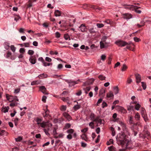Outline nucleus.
Wrapping results in <instances>:
<instances>
[{
  "label": "nucleus",
  "mask_w": 151,
  "mask_h": 151,
  "mask_svg": "<svg viewBox=\"0 0 151 151\" xmlns=\"http://www.w3.org/2000/svg\"><path fill=\"white\" fill-rule=\"evenodd\" d=\"M122 15L123 16V18L124 19H128L132 17V15L128 13L123 14Z\"/></svg>",
  "instance_id": "obj_7"
},
{
  "label": "nucleus",
  "mask_w": 151,
  "mask_h": 151,
  "mask_svg": "<svg viewBox=\"0 0 151 151\" xmlns=\"http://www.w3.org/2000/svg\"><path fill=\"white\" fill-rule=\"evenodd\" d=\"M114 92L115 94H116L119 93V89L118 86H116L113 87Z\"/></svg>",
  "instance_id": "obj_18"
},
{
  "label": "nucleus",
  "mask_w": 151,
  "mask_h": 151,
  "mask_svg": "<svg viewBox=\"0 0 151 151\" xmlns=\"http://www.w3.org/2000/svg\"><path fill=\"white\" fill-rule=\"evenodd\" d=\"M43 130H44V132L45 133V134L47 135H50V134L48 133V131L49 130V128H47V129H44Z\"/></svg>",
  "instance_id": "obj_36"
},
{
  "label": "nucleus",
  "mask_w": 151,
  "mask_h": 151,
  "mask_svg": "<svg viewBox=\"0 0 151 151\" xmlns=\"http://www.w3.org/2000/svg\"><path fill=\"white\" fill-rule=\"evenodd\" d=\"M79 28L82 32H84L86 29V26L83 24H82L80 27Z\"/></svg>",
  "instance_id": "obj_22"
},
{
  "label": "nucleus",
  "mask_w": 151,
  "mask_h": 151,
  "mask_svg": "<svg viewBox=\"0 0 151 151\" xmlns=\"http://www.w3.org/2000/svg\"><path fill=\"white\" fill-rule=\"evenodd\" d=\"M88 31L91 34H94L96 32V31L94 30L93 28L89 29L88 30Z\"/></svg>",
  "instance_id": "obj_30"
},
{
  "label": "nucleus",
  "mask_w": 151,
  "mask_h": 151,
  "mask_svg": "<svg viewBox=\"0 0 151 151\" xmlns=\"http://www.w3.org/2000/svg\"><path fill=\"white\" fill-rule=\"evenodd\" d=\"M40 90L41 91L45 94H48V93L47 92V89L44 86H40Z\"/></svg>",
  "instance_id": "obj_8"
},
{
  "label": "nucleus",
  "mask_w": 151,
  "mask_h": 151,
  "mask_svg": "<svg viewBox=\"0 0 151 151\" xmlns=\"http://www.w3.org/2000/svg\"><path fill=\"white\" fill-rule=\"evenodd\" d=\"M24 46L25 47H29L30 44L29 42L25 43H24Z\"/></svg>",
  "instance_id": "obj_58"
},
{
  "label": "nucleus",
  "mask_w": 151,
  "mask_h": 151,
  "mask_svg": "<svg viewBox=\"0 0 151 151\" xmlns=\"http://www.w3.org/2000/svg\"><path fill=\"white\" fill-rule=\"evenodd\" d=\"M111 130L112 131V135L113 136H114L115 134V132L114 129L113 127H111Z\"/></svg>",
  "instance_id": "obj_48"
},
{
  "label": "nucleus",
  "mask_w": 151,
  "mask_h": 151,
  "mask_svg": "<svg viewBox=\"0 0 151 151\" xmlns=\"http://www.w3.org/2000/svg\"><path fill=\"white\" fill-rule=\"evenodd\" d=\"M93 124L94 123L93 122H91L89 124V126L91 127V128L92 129H93L94 128Z\"/></svg>",
  "instance_id": "obj_56"
},
{
  "label": "nucleus",
  "mask_w": 151,
  "mask_h": 151,
  "mask_svg": "<svg viewBox=\"0 0 151 151\" xmlns=\"http://www.w3.org/2000/svg\"><path fill=\"white\" fill-rule=\"evenodd\" d=\"M129 123L130 124H132L133 123V117L132 116H130L129 117Z\"/></svg>",
  "instance_id": "obj_46"
},
{
  "label": "nucleus",
  "mask_w": 151,
  "mask_h": 151,
  "mask_svg": "<svg viewBox=\"0 0 151 151\" xmlns=\"http://www.w3.org/2000/svg\"><path fill=\"white\" fill-rule=\"evenodd\" d=\"M34 51L32 50H29L28 52V53L30 55H32L34 53Z\"/></svg>",
  "instance_id": "obj_45"
},
{
  "label": "nucleus",
  "mask_w": 151,
  "mask_h": 151,
  "mask_svg": "<svg viewBox=\"0 0 151 151\" xmlns=\"http://www.w3.org/2000/svg\"><path fill=\"white\" fill-rule=\"evenodd\" d=\"M144 134L143 135L144 138L147 137L148 139L150 137V133L148 131H145L144 132Z\"/></svg>",
  "instance_id": "obj_16"
},
{
  "label": "nucleus",
  "mask_w": 151,
  "mask_h": 151,
  "mask_svg": "<svg viewBox=\"0 0 151 151\" xmlns=\"http://www.w3.org/2000/svg\"><path fill=\"white\" fill-rule=\"evenodd\" d=\"M113 140L112 139H110L109 140V141L107 142V144L108 145H109L111 144H113Z\"/></svg>",
  "instance_id": "obj_49"
},
{
  "label": "nucleus",
  "mask_w": 151,
  "mask_h": 151,
  "mask_svg": "<svg viewBox=\"0 0 151 151\" xmlns=\"http://www.w3.org/2000/svg\"><path fill=\"white\" fill-rule=\"evenodd\" d=\"M66 106H61L60 110L62 111H65L66 110Z\"/></svg>",
  "instance_id": "obj_52"
},
{
  "label": "nucleus",
  "mask_w": 151,
  "mask_h": 151,
  "mask_svg": "<svg viewBox=\"0 0 151 151\" xmlns=\"http://www.w3.org/2000/svg\"><path fill=\"white\" fill-rule=\"evenodd\" d=\"M135 118L136 119H139V118L140 115L138 113H136L135 115Z\"/></svg>",
  "instance_id": "obj_60"
},
{
  "label": "nucleus",
  "mask_w": 151,
  "mask_h": 151,
  "mask_svg": "<svg viewBox=\"0 0 151 151\" xmlns=\"http://www.w3.org/2000/svg\"><path fill=\"white\" fill-rule=\"evenodd\" d=\"M102 105V107L103 108H104L105 107L107 106L106 103L105 102H103Z\"/></svg>",
  "instance_id": "obj_62"
},
{
  "label": "nucleus",
  "mask_w": 151,
  "mask_h": 151,
  "mask_svg": "<svg viewBox=\"0 0 151 151\" xmlns=\"http://www.w3.org/2000/svg\"><path fill=\"white\" fill-rule=\"evenodd\" d=\"M126 144H127V145L128 146H129V148H127V146H126L125 145V144L124 145V146H122V147H123L124 148H126V149H129L130 150V149H132V144L131 143L129 142L128 141V140H127L126 142Z\"/></svg>",
  "instance_id": "obj_9"
},
{
  "label": "nucleus",
  "mask_w": 151,
  "mask_h": 151,
  "mask_svg": "<svg viewBox=\"0 0 151 151\" xmlns=\"http://www.w3.org/2000/svg\"><path fill=\"white\" fill-rule=\"evenodd\" d=\"M80 108V105H75L73 107V109H74L75 110H77Z\"/></svg>",
  "instance_id": "obj_40"
},
{
  "label": "nucleus",
  "mask_w": 151,
  "mask_h": 151,
  "mask_svg": "<svg viewBox=\"0 0 151 151\" xmlns=\"http://www.w3.org/2000/svg\"><path fill=\"white\" fill-rule=\"evenodd\" d=\"M118 140L119 141V143L122 146H124L125 144V145L126 146L127 148H129V147L128 146L126 143V142L127 140L125 139L124 135V134L121 135L119 137Z\"/></svg>",
  "instance_id": "obj_1"
},
{
  "label": "nucleus",
  "mask_w": 151,
  "mask_h": 151,
  "mask_svg": "<svg viewBox=\"0 0 151 151\" xmlns=\"http://www.w3.org/2000/svg\"><path fill=\"white\" fill-rule=\"evenodd\" d=\"M119 124L122 127V129H123L124 132L127 134L129 135L130 134L128 130V129L127 127L126 124L123 122L122 121H119Z\"/></svg>",
  "instance_id": "obj_2"
},
{
  "label": "nucleus",
  "mask_w": 151,
  "mask_h": 151,
  "mask_svg": "<svg viewBox=\"0 0 151 151\" xmlns=\"http://www.w3.org/2000/svg\"><path fill=\"white\" fill-rule=\"evenodd\" d=\"M114 96L112 92L111 91H109L106 94V97L109 98L113 97Z\"/></svg>",
  "instance_id": "obj_17"
},
{
  "label": "nucleus",
  "mask_w": 151,
  "mask_h": 151,
  "mask_svg": "<svg viewBox=\"0 0 151 151\" xmlns=\"http://www.w3.org/2000/svg\"><path fill=\"white\" fill-rule=\"evenodd\" d=\"M118 109L119 111L123 113H125L126 112V110L122 107L119 106Z\"/></svg>",
  "instance_id": "obj_20"
},
{
  "label": "nucleus",
  "mask_w": 151,
  "mask_h": 151,
  "mask_svg": "<svg viewBox=\"0 0 151 151\" xmlns=\"http://www.w3.org/2000/svg\"><path fill=\"white\" fill-rule=\"evenodd\" d=\"M142 86L144 90H145L146 88V84L144 82H141Z\"/></svg>",
  "instance_id": "obj_35"
},
{
  "label": "nucleus",
  "mask_w": 151,
  "mask_h": 151,
  "mask_svg": "<svg viewBox=\"0 0 151 151\" xmlns=\"http://www.w3.org/2000/svg\"><path fill=\"white\" fill-rule=\"evenodd\" d=\"M124 8L128 9L131 10H134V6L133 5H128L127 4L124 5Z\"/></svg>",
  "instance_id": "obj_6"
},
{
  "label": "nucleus",
  "mask_w": 151,
  "mask_h": 151,
  "mask_svg": "<svg viewBox=\"0 0 151 151\" xmlns=\"http://www.w3.org/2000/svg\"><path fill=\"white\" fill-rule=\"evenodd\" d=\"M45 60L47 62H51L52 61V59L48 57H46L45 58Z\"/></svg>",
  "instance_id": "obj_64"
},
{
  "label": "nucleus",
  "mask_w": 151,
  "mask_h": 151,
  "mask_svg": "<svg viewBox=\"0 0 151 151\" xmlns=\"http://www.w3.org/2000/svg\"><path fill=\"white\" fill-rule=\"evenodd\" d=\"M71 127V124L69 123H67L65 124V126L64 129H67Z\"/></svg>",
  "instance_id": "obj_32"
},
{
  "label": "nucleus",
  "mask_w": 151,
  "mask_h": 151,
  "mask_svg": "<svg viewBox=\"0 0 151 151\" xmlns=\"http://www.w3.org/2000/svg\"><path fill=\"white\" fill-rule=\"evenodd\" d=\"M42 121V119H41L39 118L38 117L36 118V121L37 122V124H41V122Z\"/></svg>",
  "instance_id": "obj_28"
},
{
  "label": "nucleus",
  "mask_w": 151,
  "mask_h": 151,
  "mask_svg": "<svg viewBox=\"0 0 151 151\" xmlns=\"http://www.w3.org/2000/svg\"><path fill=\"white\" fill-rule=\"evenodd\" d=\"M29 1L28 2L27 5V8H30L32 6V0H28Z\"/></svg>",
  "instance_id": "obj_15"
},
{
  "label": "nucleus",
  "mask_w": 151,
  "mask_h": 151,
  "mask_svg": "<svg viewBox=\"0 0 151 151\" xmlns=\"http://www.w3.org/2000/svg\"><path fill=\"white\" fill-rule=\"evenodd\" d=\"M46 99L47 97L46 96H44L42 97V100L43 102L45 103L46 101Z\"/></svg>",
  "instance_id": "obj_53"
},
{
  "label": "nucleus",
  "mask_w": 151,
  "mask_h": 151,
  "mask_svg": "<svg viewBox=\"0 0 151 151\" xmlns=\"http://www.w3.org/2000/svg\"><path fill=\"white\" fill-rule=\"evenodd\" d=\"M41 81H35L31 83V85L32 86L35 85L37 84H40Z\"/></svg>",
  "instance_id": "obj_19"
},
{
  "label": "nucleus",
  "mask_w": 151,
  "mask_h": 151,
  "mask_svg": "<svg viewBox=\"0 0 151 151\" xmlns=\"http://www.w3.org/2000/svg\"><path fill=\"white\" fill-rule=\"evenodd\" d=\"M107 43L106 42H100V47L101 49L106 48L107 47Z\"/></svg>",
  "instance_id": "obj_13"
},
{
  "label": "nucleus",
  "mask_w": 151,
  "mask_h": 151,
  "mask_svg": "<svg viewBox=\"0 0 151 151\" xmlns=\"http://www.w3.org/2000/svg\"><path fill=\"white\" fill-rule=\"evenodd\" d=\"M9 108L8 106L5 107H3L2 109V111L4 113L7 112L8 111Z\"/></svg>",
  "instance_id": "obj_23"
},
{
  "label": "nucleus",
  "mask_w": 151,
  "mask_h": 151,
  "mask_svg": "<svg viewBox=\"0 0 151 151\" xmlns=\"http://www.w3.org/2000/svg\"><path fill=\"white\" fill-rule=\"evenodd\" d=\"M68 97H67L66 98L65 97H62L61 98V99L64 101L67 102V101L68 100Z\"/></svg>",
  "instance_id": "obj_55"
},
{
  "label": "nucleus",
  "mask_w": 151,
  "mask_h": 151,
  "mask_svg": "<svg viewBox=\"0 0 151 151\" xmlns=\"http://www.w3.org/2000/svg\"><path fill=\"white\" fill-rule=\"evenodd\" d=\"M81 138L84 140L86 141H87V137L86 135L85 134H83L82 135H81Z\"/></svg>",
  "instance_id": "obj_24"
},
{
  "label": "nucleus",
  "mask_w": 151,
  "mask_h": 151,
  "mask_svg": "<svg viewBox=\"0 0 151 151\" xmlns=\"http://www.w3.org/2000/svg\"><path fill=\"white\" fill-rule=\"evenodd\" d=\"M101 59L103 61L105 60L106 59V56L105 54L102 55L101 56Z\"/></svg>",
  "instance_id": "obj_43"
},
{
  "label": "nucleus",
  "mask_w": 151,
  "mask_h": 151,
  "mask_svg": "<svg viewBox=\"0 0 151 151\" xmlns=\"http://www.w3.org/2000/svg\"><path fill=\"white\" fill-rule=\"evenodd\" d=\"M135 76L137 83H139L141 81V77L138 74H135Z\"/></svg>",
  "instance_id": "obj_12"
},
{
  "label": "nucleus",
  "mask_w": 151,
  "mask_h": 151,
  "mask_svg": "<svg viewBox=\"0 0 151 151\" xmlns=\"http://www.w3.org/2000/svg\"><path fill=\"white\" fill-rule=\"evenodd\" d=\"M5 133L7 134V133L5 130H1L0 129V135L3 136Z\"/></svg>",
  "instance_id": "obj_26"
},
{
  "label": "nucleus",
  "mask_w": 151,
  "mask_h": 151,
  "mask_svg": "<svg viewBox=\"0 0 151 151\" xmlns=\"http://www.w3.org/2000/svg\"><path fill=\"white\" fill-rule=\"evenodd\" d=\"M134 41L136 42H139L140 41V39L137 37H134Z\"/></svg>",
  "instance_id": "obj_54"
},
{
  "label": "nucleus",
  "mask_w": 151,
  "mask_h": 151,
  "mask_svg": "<svg viewBox=\"0 0 151 151\" xmlns=\"http://www.w3.org/2000/svg\"><path fill=\"white\" fill-rule=\"evenodd\" d=\"M98 78L101 80L103 81L105 80L106 78L105 76H103L102 75H100L98 76Z\"/></svg>",
  "instance_id": "obj_25"
},
{
  "label": "nucleus",
  "mask_w": 151,
  "mask_h": 151,
  "mask_svg": "<svg viewBox=\"0 0 151 151\" xmlns=\"http://www.w3.org/2000/svg\"><path fill=\"white\" fill-rule=\"evenodd\" d=\"M115 43L119 47H124L126 45H129L130 43H128L123 41L118 40L115 42Z\"/></svg>",
  "instance_id": "obj_3"
},
{
  "label": "nucleus",
  "mask_w": 151,
  "mask_h": 151,
  "mask_svg": "<svg viewBox=\"0 0 151 151\" xmlns=\"http://www.w3.org/2000/svg\"><path fill=\"white\" fill-rule=\"evenodd\" d=\"M54 13L56 17H59L61 16V13L58 10H56L55 12Z\"/></svg>",
  "instance_id": "obj_21"
},
{
  "label": "nucleus",
  "mask_w": 151,
  "mask_h": 151,
  "mask_svg": "<svg viewBox=\"0 0 151 151\" xmlns=\"http://www.w3.org/2000/svg\"><path fill=\"white\" fill-rule=\"evenodd\" d=\"M145 22L144 21H142L140 22L141 25H140L139 24H137V26L138 27H141L145 25Z\"/></svg>",
  "instance_id": "obj_33"
},
{
  "label": "nucleus",
  "mask_w": 151,
  "mask_h": 151,
  "mask_svg": "<svg viewBox=\"0 0 151 151\" xmlns=\"http://www.w3.org/2000/svg\"><path fill=\"white\" fill-rule=\"evenodd\" d=\"M29 61L31 63L33 64H35L36 61L35 56H31L29 59Z\"/></svg>",
  "instance_id": "obj_5"
},
{
  "label": "nucleus",
  "mask_w": 151,
  "mask_h": 151,
  "mask_svg": "<svg viewBox=\"0 0 151 151\" xmlns=\"http://www.w3.org/2000/svg\"><path fill=\"white\" fill-rule=\"evenodd\" d=\"M11 48V50L13 52H14L16 50V47L13 45H11L10 46Z\"/></svg>",
  "instance_id": "obj_41"
},
{
  "label": "nucleus",
  "mask_w": 151,
  "mask_h": 151,
  "mask_svg": "<svg viewBox=\"0 0 151 151\" xmlns=\"http://www.w3.org/2000/svg\"><path fill=\"white\" fill-rule=\"evenodd\" d=\"M40 125L42 127L45 128L47 125V123L46 122H43L40 124Z\"/></svg>",
  "instance_id": "obj_39"
},
{
  "label": "nucleus",
  "mask_w": 151,
  "mask_h": 151,
  "mask_svg": "<svg viewBox=\"0 0 151 151\" xmlns=\"http://www.w3.org/2000/svg\"><path fill=\"white\" fill-rule=\"evenodd\" d=\"M96 26L100 28L103 27L104 26V25L102 24L98 23L97 24Z\"/></svg>",
  "instance_id": "obj_47"
},
{
  "label": "nucleus",
  "mask_w": 151,
  "mask_h": 151,
  "mask_svg": "<svg viewBox=\"0 0 151 151\" xmlns=\"http://www.w3.org/2000/svg\"><path fill=\"white\" fill-rule=\"evenodd\" d=\"M45 115L44 116V117H46L47 116L49 115V111L47 109L46 111H45Z\"/></svg>",
  "instance_id": "obj_63"
},
{
  "label": "nucleus",
  "mask_w": 151,
  "mask_h": 151,
  "mask_svg": "<svg viewBox=\"0 0 151 151\" xmlns=\"http://www.w3.org/2000/svg\"><path fill=\"white\" fill-rule=\"evenodd\" d=\"M108 149L109 151H114L115 150V148L113 146H111L108 147Z\"/></svg>",
  "instance_id": "obj_34"
},
{
  "label": "nucleus",
  "mask_w": 151,
  "mask_h": 151,
  "mask_svg": "<svg viewBox=\"0 0 151 151\" xmlns=\"http://www.w3.org/2000/svg\"><path fill=\"white\" fill-rule=\"evenodd\" d=\"M82 93V91L81 90H79L78 92L76 93V95L78 96H80L81 95Z\"/></svg>",
  "instance_id": "obj_50"
},
{
  "label": "nucleus",
  "mask_w": 151,
  "mask_h": 151,
  "mask_svg": "<svg viewBox=\"0 0 151 151\" xmlns=\"http://www.w3.org/2000/svg\"><path fill=\"white\" fill-rule=\"evenodd\" d=\"M74 130V129H71L67 130V132L69 134H72L73 133Z\"/></svg>",
  "instance_id": "obj_29"
},
{
  "label": "nucleus",
  "mask_w": 151,
  "mask_h": 151,
  "mask_svg": "<svg viewBox=\"0 0 151 151\" xmlns=\"http://www.w3.org/2000/svg\"><path fill=\"white\" fill-rule=\"evenodd\" d=\"M22 139V138L21 137H19L17 138H15L16 141L17 142H19Z\"/></svg>",
  "instance_id": "obj_44"
},
{
  "label": "nucleus",
  "mask_w": 151,
  "mask_h": 151,
  "mask_svg": "<svg viewBox=\"0 0 151 151\" xmlns=\"http://www.w3.org/2000/svg\"><path fill=\"white\" fill-rule=\"evenodd\" d=\"M141 107L140 105L139 104H137L135 106V108L137 110H139Z\"/></svg>",
  "instance_id": "obj_38"
},
{
  "label": "nucleus",
  "mask_w": 151,
  "mask_h": 151,
  "mask_svg": "<svg viewBox=\"0 0 151 151\" xmlns=\"http://www.w3.org/2000/svg\"><path fill=\"white\" fill-rule=\"evenodd\" d=\"M66 81L69 84V86H74L75 84H77V83L76 81H73L71 80H66Z\"/></svg>",
  "instance_id": "obj_14"
},
{
  "label": "nucleus",
  "mask_w": 151,
  "mask_h": 151,
  "mask_svg": "<svg viewBox=\"0 0 151 151\" xmlns=\"http://www.w3.org/2000/svg\"><path fill=\"white\" fill-rule=\"evenodd\" d=\"M94 117L95 116L94 114H91L90 116L91 119L93 121L94 119Z\"/></svg>",
  "instance_id": "obj_59"
},
{
  "label": "nucleus",
  "mask_w": 151,
  "mask_h": 151,
  "mask_svg": "<svg viewBox=\"0 0 151 151\" xmlns=\"http://www.w3.org/2000/svg\"><path fill=\"white\" fill-rule=\"evenodd\" d=\"M25 52V49L23 48H21L19 50V52L21 53H23Z\"/></svg>",
  "instance_id": "obj_61"
},
{
  "label": "nucleus",
  "mask_w": 151,
  "mask_h": 151,
  "mask_svg": "<svg viewBox=\"0 0 151 151\" xmlns=\"http://www.w3.org/2000/svg\"><path fill=\"white\" fill-rule=\"evenodd\" d=\"M134 107L133 106H129L127 107V110L129 111H130L131 110H134Z\"/></svg>",
  "instance_id": "obj_42"
},
{
  "label": "nucleus",
  "mask_w": 151,
  "mask_h": 151,
  "mask_svg": "<svg viewBox=\"0 0 151 151\" xmlns=\"http://www.w3.org/2000/svg\"><path fill=\"white\" fill-rule=\"evenodd\" d=\"M95 80L93 78H91L85 82L83 84V86H86L92 84L94 81Z\"/></svg>",
  "instance_id": "obj_4"
},
{
  "label": "nucleus",
  "mask_w": 151,
  "mask_h": 151,
  "mask_svg": "<svg viewBox=\"0 0 151 151\" xmlns=\"http://www.w3.org/2000/svg\"><path fill=\"white\" fill-rule=\"evenodd\" d=\"M19 121V119L17 118H16L14 120V124L16 126H17L18 122Z\"/></svg>",
  "instance_id": "obj_51"
},
{
  "label": "nucleus",
  "mask_w": 151,
  "mask_h": 151,
  "mask_svg": "<svg viewBox=\"0 0 151 151\" xmlns=\"http://www.w3.org/2000/svg\"><path fill=\"white\" fill-rule=\"evenodd\" d=\"M127 68V65L125 64H124L123 65L121 69V70L122 71H124L126 70Z\"/></svg>",
  "instance_id": "obj_27"
},
{
  "label": "nucleus",
  "mask_w": 151,
  "mask_h": 151,
  "mask_svg": "<svg viewBox=\"0 0 151 151\" xmlns=\"http://www.w3.org/2000/svg\"><path fill=\"white\" fill-rule=\"evenodd\" d=\"M105 91L104 90L102 89L100 91L99 93V95L103 94V93H105Z\"/></svg>",
  "instance_id": "obj_57"
},
{
  "label": "nucleus",
  "mask_w": 151,
  "mask_h": 151,
  "mask_svg": "<svg viewBox=\"0 0 151 151\" xmlns=\"http://www.w3.org/2000/svg\"><path fill=\"white\" fill-rule=\"evenodd\" d=\"M64 37L66 40H70V37L68 34H66L64 35Z\"/></svg>",
  "instance_id": "obj_31"
},
{
  "label": "nucleus",
  "mask_w": 151,
  "mask_h": 151,
  "mask_svg": "<svg viewBox=\"0 0 151 151\" xmlns=\"http://www.w3.org/2000/svg\"><path fill=\"white\" fill-rule=\"evenodd\" d=\"M6 97L7 100L10 102H11L14 101V96H10L9 94H7L6 95Z\"/></svg>",
  "instance_id": "obj_11"
},
{
  "label": "nucleus",
  "mask_w": 151,
  "mask_h": 151,
  "mask_svg": "<svg viewBox=\"0 0 151 151\" xmlns=\"http://www.w3.org/2000/svg\"><path fill=\"white\" fill-rule=\"evenodd\" d=\"M63 115L68 121H69L71 120V117L68 113L65 112L63 113Z\"/></svg>",
  "instance_id": "obj_10"
},
{
  "label": "nucleus",
  "mask_w": 151,
  "mask_h": 151,
  "mask_svg": "<svg viewBox=\"0 0 151 151\" xmlns=\"http://www.w3.org/2000/svg\"><path fill=\"white\" fill-rule=\"evenodd\" d=\"M117 114L116 113H115L114 114H113V116H112L113 118L115 119V120H113V121L114 122H116L117 121V119H116V117H117Z\"/></svg>",
  "instance_id": "obj_37"
}]
</instances>
